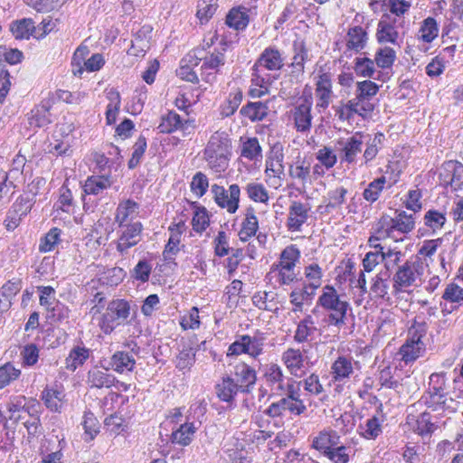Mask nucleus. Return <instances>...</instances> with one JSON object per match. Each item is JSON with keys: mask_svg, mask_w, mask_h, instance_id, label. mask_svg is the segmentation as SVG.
<instances>
[{"mask_svg": "<svg viewBox=\"0 0 463 463\" xmlns=\"http://www.w3.org/2000/svg\"><path fill=\"white\" fill-rule=\"evenodd\" d=\"M90 349L84 345H75L71 348L69 355L65 359V368L71 372H74L77 368L82 366L90 358Z\"/></svg>", "mask_w": 463, "mask_h": 463, "instance_id": "obj_34", "label": "nucleus"}, {"mask_svg": "<svg viewBox=\"0 0 463 463\" xmlns=\"http://www.w3.org/2000/svg\"><path fill=\"white\" fill-rule=\"evenodd\" d=\"M415 222L412 214H408L404 211L398 212L395 217L383 216L377 224L378 236L371 239L380 241L385 237H393V232H398L399 235H404L414 229Z\"/></svg>", "mask_w": 463, "mask_h": 463, "instance_id": "obj_8", "label": "nucleus"}, {"mask_svg": "<svg viewBox=\"0 0 463 463\" xmlns=\"http://www.w3.org/2000/svg\"><path fill=\"white\" fill-rule=\"evenodd\" d=\"M427 263L418 255L398 265L392 277L393 294L398 295L402 292H408L410 288L417 287L420 284Z\"/></svg>", "mask_w": 463, "mask_h": 463, "instance_id": "obj_3", "label": "nucleus"}, {"mask_svg": "<svg viewBox=\"0 0 463 463\" xmlns=\"http://www.w3.org/2000/svg\"><path fill=\"white\" fill-rule=\"evenodd\" d=\"M232 376L242 393L250 392L256 384V370L246 363L241 362L235 364Z\"/></svg>", "mask_w": 463, "mask_h": 463, "instance_id": "obj_17", "label": "nucleus"}, {"mask_svg": "<svg viewBox=\"0 0 463 463\" xmlns=\"http://www.w3.org/2000/svg\"><path fill=\"white\" fill-rule=\"evenodd\" d=\"M288 174L291 178L298 179L302 184H306L310 175V164H306L304 160L298 158L289 166Z\"/></svg>", "mask_w": 463, "mask_h": 463, "instance_id": "obj_62", "label": "nucleus"}, {"mask_svg": "<svg viewBox=\"0 0 463 463\" xmlns=\"http://www.w3.org/2000/svg\"><path fill=\"white\" fill-rule=\"evenodd\" d=\"M347 194L348 190L344 186H337L329 190L326 194V212L330 213L341 209L343 204L346 203Z\"/></svg>", "mask_w": 463, "mask_h": 463, "instance_id": "obj_46", "label": "nucleus"}, {"mask_svg": "<svg viewBox=\"0 0 463 463\" xmlns=\"http://www.w3.org/2000/svg\"><path fill=\"white\" fill-rule=\"evenodd\" d=\"M246 193L248 197L256 202L267 203L269 201V193L262 184L259 183H249L246 185Z\"/></svg>", "mask_w": 463, "mask_h": 463, "instance_id": "obj_63", "label": "nucleus"}, {"mask_svg": "<svg viewBox=\"0 0 463 463\" xmlns=\"http://www.w3.org/2000/svg\"><path fill=\"white\" fill-rule=\"evenodd\" d=\"M310 207L299 201H293L288 207L286 226L289 232H300L309 218Z\"/></svg>", "mask_w": 463, "mask_h": 463, "instance_id": "obj_19", "label": "nucleus"}, {"mask_svg": "<svg viewBox=\"0 0 463 463\" xmlns=\"http://www.w3.org/2000/svg\"><path fill=\"white\" fill-rule=\"evenodd\" d=\"M365 137L360 132L354 133L347 138L337 140L335 148L342 164L354 165L363 150Z\"/></svg>", "mask_w": 463, "mask_h": 463, "instance_id": "obj_13", "label": "nucleus"}, {"mask_svg": "<svg viewBox=\"0 0 463 463\" xmlns=\"http://www.w3.org/2000/svg\"><path fill=\"white\" fill-rule=\"evenodd\" d=\"M249 21L248 9L241 6L232 8L226 16V24L237 31L244 30Z\"/></svg>", "mask_w": 463, "mask_h": 463, "instance_id": "obj_42", "label": "nucleus"}, {"mask_svg": "<svg viewBox=\"0 0 463 463\" xmlns=\"http://www.w3.org/2000/svg\"><path fill=\"white\" fill-rule=\"evenodd\" d=\"M21 375V370L15 368L11 363H5L0 366V389L9 385Z\"/></svg>", "mask_w": 463, "mask_h": 463, "instance_id": "obj_64", "label": "nucleus"}, {"mask_svg": "<svg viewBox=\"0 0 463 463\" xmlns=\"http://www.w3.org/2000/svg\"><path fill=\"white\" fill-rule=\"evenodd\" d=\"M367 39V33L363 27H351L346 34V47L348 50L359 52L365 47Z\"/></svg>", "mask_w": 463, "mask_h": 463, "instance_id": "obj_40", "label": "nucleus"}, {"mask_svg": "<svg viewBox=\"0 0 463 463\" xmlns=\"http://www.w3.org/2000/svg\"><path fill=\"white\" fill-rule=\"evenodd\" d=\"M152 27L150 25L142 26L135 34L132 40L128 54L138 56L146 52L149 48V39L151 37Z\"/></svg>", "mask_w": 463, "mask_h": 463, "instance_id": "obj_31", "label": "nucleus"}, {"mask_svg": "<svg viewBox=\"0 0 463 463\" xmlns=\"http://www.w3.org/2000/svg\"><path fill=\"white\" fill-rule=\"evenodd\" d=\"M136 361L133 355L128 352L118 351L116 352L110 358L109 368H111L117 373H123L125 372L133 371Z\"/></svg>", "mask_w": 463, "mask_h": 463, "instance_id": "obj_36", "label": "nucleus"}, {"mask_svg": "<svg viewBox=\"0 0 463 463\" xmlns=\"http://www.w3.org/2000/svg\"><path fill=\"white\" fill-rule=\"evenodd\" d=\"M312 98L305 96L299 98L288 112V120L293 123L295 129L300 133H307L312 126Z\"/></svg>", "mask_w": 463, "mask_h": 463, "instance_id": "obj_10", "label": "nucleus"}, {"mask_svg": "<svg viewBox=\"0 0 463 463\" xmlns=\"http://www.w3.org/2000/svg\"><path fill=\"white\" fill-rule=\"evenodd\" d=\"M384 140L385 137L381 132L375 133L373 137H368V139L365 141L366 147L363 155L364 165H367L376 157L383 146Z\"/></svg>", "mask_w": 463, "mask_h": 463, "instance_id": "obj_45", "label": "nucleus"}, {"mask_svg": "<svg viewBox=\"0 0 463 463\" xmlns=\"http://www.w3.org/2000/svg\"><path fill=\"white\" fill-rule=\"evenodd\" d=\"M10 30L15 39H29L36 28L33 19L23 18L12 22Z\"/></svg>", "mask_w": 463, "mask_h": 463, "instance_id": "obj_49", "label": "nucleus"}, {"mask_svg": "<svg viewBox=\"0 0 463 463\" xmlns=\"http://www.w3.org/2000/svg\"><path fill=\"white\" fill-rule=\"evenodd\" d=\"M389 276L385 273H378L372 279L369 295L371 298H388Z\"/></svg>", "mask_w": 463, "mask_h": 463, "instance_id": "obj_44", "label": "nucleus"}, {"mask_svg": "<svg viewBox=\"0 0 463 463\" xmlns=\"http://www.w3.org/2000/svg\"><path fill=\"white\" fill-rule=\"evenodd\" d=\"M227 43H222L221 49L214 50L202 59L201 69L205 74L206 81L215 80V74L220 71V68L225 64V52Z\"/></svg>", "mask_w": 463, "mask_h": 463, "instance_id": "obj_18", "label": "nucleus"}, {"mask_svg": "<svg viewBox=\"0 0 463 463\" xmlns=\"http://www.w3.org/2000/svg\"><path fill=\"white\" fill-rule=\"evenodd\" d=\"M211 191L216 204L226 209L229 213H234L239 208L241 189L237 184H232L226 190L223 186L213 184Z\"/></svg>", "mask_w": 463, "mask_h": 463, "instance_id": "obj_14", "label": "nucleus"}, {"mask_svg": "<svg viewBox=\"0 0 463 463\" xmlns=\"http://www.w3.org/2000/svg\"><path fill=\"white\" fill-rule=\"evenodd\" d=\"M82 426L86 440H92L99 432V420L90 411L84 412Z\"/></svg>", "mask_w": 463, "mask_h": 463, "instance_id": "obj_61", "label": "nucleus"}, {"mask_svg": "<svg viewBox=\"0 0 463 463\" xmlns=\"http://www.w3.org/2000/svg\"><path fill=\"white\" fill-rule=\"evenodd\" d=\"M282 362L289 373L301 377L304 373V356L299 349L288 348L282 354Z\"/></svg>", "mask_w": 463, "mask_h": 463, "instance_id": "obj_28", "label": "nucleus"}, {"mask_svg": "<svg viewBox=\"0 0 463 463\" xmlns=\"http://www.w3.org/2000/svg\"><path fill=\"white\" fill-rule=\"evenodd\" d=\"M207 412V402L204 399L195 400L189 407L185 413V420L192 421L200 428L205 420Z\"/></svg>", "mask_w": 463, "mask_h": 463, "instance_id": "obj_47", "label": "nucleus"}, {"mask_svg": "<svg viewBox=\"0 0 463 463\" xmlns=\"http://www.w3.org/2000/svg\"><path fill=\"white\" fill-rule=\"evenodd\" d=\"M231 140L225 132L213 133L204 149L208 165L216 173L223 172L228 166Z\"/></svg>", "mask_w": 463, "mask_h": 463, "instance_id": "obj_7", "label": "nucleus"}, {"mask_svg": "<svg viewBox=\"0 0 463 463\" xmlns=\"http://www.w3.org/2000/svg\"><path fill=\"white\" fill-rule=\"evenodd\" d=\"M383 420L381 417L373 415L365 421L364 425L359 426L360 434L366 439H377L383 432Z\"/></svg>", "mask_w": 463, "mask_h": 463, "instance_id": "obj_51", "label": "nucleus"}, {"mask_svg": "<svg viewBox=\"0 0 463 463\" xmlns=\"http://www.w3.org/2000/svg\"><path fill=\"white\" fill-rule=\"evenodd\" d=\"M317 329L312 315H306L297 325L294 340L298 344L306 343L309 341V338L316 333Z\"/></svg>", "mask_w": 463, "mask_h": 463, "instance_id": "obj_37", "label": "nucleus"}, {"mask_svg": "<svg viewBox=\"0 0 463 463\" xmlns=\"http://www.w3.org/2000/svg\"><path fill=\"white\" fill-rule=\"evenodd\" d=\"M386 184V177L382 175L370 182L363 191V198L373 204L381 196Z\"/></svg>", "mask_w": 463, "mask_h": 463, "instance_id": "obj_50", "label": "nucleus"}, {"mask_svg": "<svg viewBox=\"0 0 463 463\" xmlns=\"http://www.w3.org/2000/svg\"><path fill=\"white\" fill-rule=\"evenodd\" d=\"M89 53L86 46H80L76 49L72 61V72L75 76L81 77L86 70L90 72L99 71L105 63L103 56L100 53H95L88 60L84 61L85 55Z\"/></svg>", "mask_w": 463, "mask_h": 463, "instance_id": "obj_15", "label": "nucleus"}, {"mask_svg": "<svg viewBox=\"0 0 463 463\" xmlns=\"http://www.w3.org/2000/svg\"><path fill=\"white\" fill-rule=\"evenodd\" d=\"M199 430L198 425H194L192 421L184 420V423L173 430L170 440L173 444L186 447L189 446L194 438V434Z\"/></svg>", "mask_w": 463, "mask_h": 463, "instance_id": "obj_24", "label": "nucleus"}, {"mask_svg": "<svg viewBox=\"0 0 463 463\" xmlns=\"http://www.w3.org/2000/svg\"><path fill=\"white\" fill-rule=\"evenodd\" d=\"M340 443V436L331 429H325L314 437L312 448L325 456L326 452Z\"/></svg>", "mask_w": 463, "mask_h": 463, "instance_id": "obj_25", "label": "nucleus"}, {"mask_svg": "<svg viewBox=\"0 0 463 463\" xmlns=\"http://www.w3.org/2000/svg\"><path fill=\"white\" fill-rule=\"evenodd\" d=\"M439 182L450 192L463 189V164L458 160H448L439 168Z\"/></svg>", "mask_w": 463, "mask_h": 463, "instance_id": "obj_11", "label": "nucleus"}, {"mask_svg": "<svg viewBox=\"0 0 463 463\" xmlns=\"http://www.w3.org/2000/svg\"><path fill=\"white\" fill-rule=\"evenodd\" d=\"M215 392L222 402L232 404L241 389L235 384L232 375H225L215 385Z\"/></svg>", "mask_w": 463, "mask_h": 463, "instance_id": "obj_27", "label": "nucleus"}, {"mask_svg": "<svg viewBox=\"0 0 463 463\" xmlns=\"http://www.w3.org/2000/svg\"><path fill=\"white\" fill-rule=\"evenodd\" d=\"M130 305L125 299H114L108 305L100 319V327L105 334H110L117 326L128 323Z\"/></svg>", "mask_w": 463, "mask_h": 463, "instance_id": "obj_9", "label": "nucleus"}, {"mask_svg": "<svg viewBox=\"0 0 463 463\" xmlns=\"http://www.w3.org/2000/svg\"><path fill=\"white\" fill-rule=\"evenodd\" d=\"M317 306L330 312L328 315V324L330 326L341 327L345 324L349 303L344 298V295L337 292L334 286L326 285L322 288Z\"/></svg>", "mask_w": 463, "mask_h": 463, "instance_id": "obj_5", "label": "nucleus"}, {"mask_svg": "<svg viewBox=\"0 0 463 463\" xmlns=\"http://www.w3.org/2000/svg\"><path fill=\"white\" fill-rule=\"evenodd\" d=\"M182 127L181 117L175 111H169L162 116L157 128L160 133L170 134Z\"/></svg>", "mask_w": 463, "mask_h": 463, "instance_id": "obj_54", "label": "nucleus"}, {"mask_svg": "<svg viewBox=\"0 0 463 463\" xmlns=\"http://www.w3.org/2000/svg\"><path fill=\"white\" fill-rule=\"evenodd\" d=\"M283 66L284 58L280 51L275 46L265 48L252 67V85L269 89L279 78V74H273L271 72L279 71Z\"/></svg>", "mask_w": 463, "mask_h": 463, "instance_id": "obj_1", "label": "nucleus"}, {"mask_svg": "<svg viewBox=\"0 0 463 463\" xmlns=\"http://www.w3.org/2000/svg\"><path fill=\"white\" fill-rule=\"evenodd\" d=\"M307 411L304 402H292L285 397L280 398L278 402H272L266 410V414L272 417H281L286 411L291 415L299 416Z\"/></svg>", "mask_w": 463, "mask_h": 463, "instance_id": "obj_20", "label": "nucleus"}, {"mask_svg": "<svg viewBox=\"0 0 463 463\" xmlns=\"http://www.w3.org/2000/svg\"><path fill=\"white\" fill-rule=\"evenodd\" d=\"M420 401L432 411L454 412L457 410V402L449 396L444 373H433L430 375L428 388Z\"/></svg>", "mask_w": 463, "mask_h": 463, "instance_id": "obj_2", "label": "nucleus"}, {"mask_svg": "<svg viewBox=\"0 0 463 463\" xmlns=\"http://www.w3.org/2000/svg\"><path fill=\"white\" fill-rule=\"evenodd\" d=\"M24 396H14L6 403V410L8 412V420L14 422H18L26 418L28 409L25 407Z\"/></svg>", "mask_w": 463, "mask_h": 463, "instance_id": "obj_39", "label": "nucleus"}, {"mask_svg": "<svg viewBox=\"0 0 463 463\" xmlns=\"http://www.w3.org/2000/svg\"><path fill=\"white\" fill-rule=\"evenodd\" d=\"M259 229L258 219L253 208H248L245 218L242 221L241 228L239 232V238L242 241H247L253 237Z\"/></svg>", "mask_w": 463, "mask_h": 463, "instance_id": "obj_43", "label": "nucleus"}, {"mask_svg": "<svg viewBox=\"0 0 463 463\" xmlns=\"http://www.w3.org/2000/svg\"><path fill=\"white\" fill-rule=\"evenodd\" d=\"M108 99L109 103L107 106L106 110V121L108 125H112L117 120V116L120 108V95L116 90H110L108 92Z\"/></svg>", "mask_w": 463, "mask_h": 463, "instance_id": "obj_58", "label": "nucleus"}, {"mask_svg": "<svg viewBox=\"0 0 463 463\" xmlns=\"http://www.w3.org/2000/svg\"><path fill=\"white\" fill-rule=\"evenodd\" d=\"M360 369V364L351 355H339L330 366L329 386L333 388L334 392L340 394L345 389H349L353 378L357 376L356 373Z\"/></svg>", "mask_w": 463, "mask_h": 463, "instance_id": "obj_6", "label": "nucleus"}, {"mask_svg": "<svg viewBox=\"0 0 463 463\" xmlns=\"http://www.w3.org/2000/svg\"><path fill=\"white\" fill-rule=\"evenodd\" d=\"M139 204L131 199L120 202L116 209L115 222L118 225L128 224L137 213Z\"/></svg>", "mask_w": 463, "mask_h": 463, "instance_id": "obj_35", "label": "nucleus"}, {"mask_svg": "<svg viewBox=\"0 0 463 463\" xmlns=\"http://www.w3.org/2000/svg\"><path fill=\"white\" fill-rule=\"evenodd\" d=\"M283 157L282 154H275L266 160L265 175L269 179H278V184H279L281 176L284 175Z\"/></svg>", "mask_w": 463, "mask_h": 463, "instance_id": "obj_48", "label": "nucleus"}, {"mask_svg": "<svg viewBox=\"0 0 463 463\" xmlns=\"http://www.w3.org/2000/svg\"><path fill=\"white\" fill-rule=\"evenodd\" d=\"M126 277V271L119 267L106 269L100 276L99 281L107 286L114 287L120 284Z\"/></svg>", "mask_w": 463, "mask_h": 463, "instance_id": "obj_59", "label": "nucleus"}, {"mask_svg": "<svg viewBox=\"0 0 463 463\" xmlns=\"http://www.w3.org/2000/svg\"><path fill=\"white\" fill-rule=\"evenodd\" d=\"M406 21L404 18H392L388 14L382 16L376 30V39L380 43H392L399 45V29L404 28Z\"/></svg>", "mask_w": 463, "mask_h": 463, "instance_id": "obj_12", "label": "nucleus"}, {"mask_svg": "<svg viewBox=\"0 0 463 463\" xmlns=\"http://www.w3.org/2000/svg\"><path fill=\"white\" fill-rule=\"evenodd\" d=\"M317 107L326 109L333 96L332 75L328 72L320 73L316 82Z\"/></svg>", "mask_w": 463, "mask_h": 463, "instance_id": "obj_21", "label": "nucleus"}, {"mask_svg": "<svg viewBox=\"0 0 463 463\" xmlns=\"http://www.w3.org/2000/svg\"><path fill=\"white\" fill-rule=\"evenodd\" d=\"M437 428V423L431 421L429 412L421 413L416 420L415 431L421 437L431 435Z\"/></svg>", "mask_w": 463, "mask_h": 463, "instance_id": "obj_60", "label": "nucleus"}, {"mask_svg": "<svg viewBox=\"0 0 463 463\" xmlns=\"http://www.w3.org/2000/svg\"><path fill=\"white\" fill-rule=\"evenodd\" d=\"M28 124L34 131L52 123L49 102H42L28 114Z\"/></svg>", "mask_w": 463, "mask_h": 463, "instance_id": "obj_26", "label": "nucleus"}, {"mask_svg": "<svg viewBox=\"0 0 463 463\" xmlns=\"http://www.w3.org/2000/svg\"><path fill=\"white\" fill-rule=\"evenodd\" d=\"M345 109L352 114H357L364 118L373 110V106L355 94V98L348 100Z\"/></svg>", "mask_w": 463, "mask_h": 463, "instance_id": "obj_53", "label": "nucleus"}, {"mask_svg": "<svg viewBox=\"0 0 463 463\" xmlns=\"http://www.w3.org/2000/svg\"><path fill=\"white\" fill-rule=\"evenodd\" d=\"M315 295L316 291L305 284L302 288H294L289 294V301L293 306L292 311L302 312L304 305H310Z\"/></svg>", "mask_w": 463, "mask_h": 463, "instance_id": "obj_29", "label": "nucleus"}, {"mask_svg": "<svg viewBox=\"0 0 463 463\" xmlns=\"http://www.w3.org/2000/svg\"><path fill=\"white\" fill-rule=\"evenodd\" d=\"M110 186V181L104 176H90L85 181L83 191L87 194L98 195Z\"/></svg>", "mask_w": 463, "mask_h": 463, "instance_id": "obj_52", "label": "nucleus"}, {"mask_svg": "<svg viewBox=\"0 0 463 463\" xmlns=\"http://www.w3.org/2000/svg\"><path fill=\"white\" fill-rule=\"evenodd\" d=\"M41 398L46 408L53 412H61L66 403V394L58 386L44 388Z\"/></svg>", "mask_w": 463, "mask_h": 463, "instance_id": "obj_23", "label": "nucleus"}, {"mask_svg": "<svg viewBox=\"0 0 463 463\" xmlns=\"http://www.w3.org/2000/svg\"><path fill=\"white\" fill-rule=\"evenodd\" d=\"M300 256V250L296 245L287 246L281 251L279 260L271 265L268 276L270 279H274L279 286H288L297 281L295 268Z\"/></svg>", "mask_w": 463, "mask_h": 463, "instance_id": "obj_4", "label": "nucleus"}, {"mask_svg": "<svg viewBox=\"0 0 463 463\" xmlns=\"http://www.w3.org/2000/svg\"><path fill=\"white\" fill-rule=\"evenodd\" d=\"M119 228L117 240V250L123 255L130 248L137 245L142 240L143 224L140 222H132L124 225H118Z\"/></svg>", "mask_w": 463, "mask_h": 463, "instance_id": "obj_16", "label": "nucleus"}, {"mask_svg": "<svg viewBox=\"0 0 463 463\" xmlns=\"http://www.w3.org/2000/svg\"><path fill=\"white\" fill-rule=\"evenodd\" d=\"M242 99V90L240 88H232L225 101L221 105V115L224 118L232 116L240 107Z\"/></svg>", "mask_w": 463, "mask_h": 463, "instance_id": "obj_41", "label": "nucleus"}, {"mask_svg": "<svg viewBox=\"0 0 463 463\" xmlns=\"http://www.w3.org/2000/svg\"><path fill=\"white\" fill-rule=\"evenodd\" d=\"M240 113L252 122L261 121L268 116L269 106L262 101H250L241 107Z\"/></svg>", "mask_w": 463, "mask_h": 463, "instance_id": "obj_38", "label": "nucleus"}, {"mask_svg": "<svg viewBox=\"0 0 463 463\" xmlns=\"http://www.w3.org/2000/svg\"><path fill=\"white\" fill-rule=\"evenodd\" d=\"M309 60L308 50L303 41H295L293 43V57L290 66L292 73L303 75L305 71V63Z\"/></svg>", "mask_w": 463, "mask_h": 463, "instance_id": "obj_32", "label": "nucleus"}, {"mask_svg": "<svg viewBox=\"0 0 463 463\" xmlns=\"http://www.w3.org/2000/svg\"><path fill=\"white\" fill-rule=\"evenodd\" d=\"M373 250L367 252L363 260L364 270L366 272H371L379 263L385 260L383 247L381 244L373 245Z\"/></svg>", "mask_w": 463, "mask_h": 463, "instance_id": "obj_56", "label": "nucleus"}, {"mask_svg": "<svg viewBox=\"0 0 463 463\" xmlns=\"http://www.w3.org/2000/svg\"><path fill=\"white\" fill-rule=\"evenodd\" d=\"M266 339L265 334L260 331H256L253 335H243L246 354L255 360L258 359L264 352Z\"/></svg>", "mask_w": 463, "mask_h": 463, "instance_id": "obj_30", "label": "nucleus"}, {"mask_svg": "<svg viewBox=\"0 0 463 463\" xmlns=\"http://www.w3.org/2000/svg\"><path fill=\"white\" fill-rule=\"evenodd\" d=\"M396 60V52L391 47L379 48L374 55V62L382 69L391 68Z\"/></svg>", "mask_w": 463, "mask_h": 463, "instance_id": "obj_57", "label": "nucleus"}, {"mask_svg": "<svg viewBox=\"0 0 463 463\" xmlns=\"http://www.w3.org/2000/svg\"><path fill=\"white\" fill-rule=\"evenodd\" d=\"M304 276L307 281L306 286L315 291L321 286L323 271L317 263L308 264L304 268Z\"/></svg>", "mask_w": 463, "mask_h": 463, "instance_id": "obj_55", "label": "nucleus"}, {"mask_svg": "<svg viewBox=\"0 0 463 463\" xmlns=\"http://www.w3.org/2000/svg\"><path fill=\"white\" fill-rule=\"evenodd\" d=\"M423 351L424 347L423 343L420 341V337L417 336L415 338V336H413L411 340H408L401 346L399 354L401 355V359L405 364H410L419 358Z\"/></svg>", "mask_w": 463, "mask_h": 463, "instance_id": "obj_33", "label": "nucleus"}, {"mask_svg": "<svg viewBox=\"0 0 463 463\" xmlns=\"http://www.w3.org/2000/svg\"><path fill=\"white\" fill-rule=\"evenodd\" d=\"M109 367L99 368L95 366L87 373V384L90 388L109 389L116 383V377L109 373Z\"/></svg>", "mask_w": 463, "mask_h": 463, "instance_id": "obj_22", "label": "nucleus"}]
</instances>
